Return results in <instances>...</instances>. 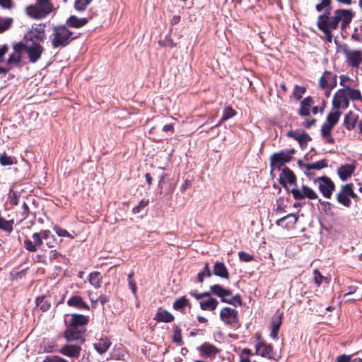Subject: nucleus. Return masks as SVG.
<instances>
[{
	"mask_svg": "<svg viewBox=\"0 0 362 362\" xmlns=\"http://www.w3.org/2000/svg\"><path fill=\"white\" fill-rule=\"evenodd\" d=\"M351 19L352 13L349 10H336L333 16H329V12H325L318 16L317 26L321 31H328L336 30L340 23L341 29H344Z\"/></svg>",
	"mask_w": 362,
	"mask_h": 362,
	"instance_id": "nucleus-1",
	"label": "nucleus"
},
{
	"mask_svg": "<svg viewBox=\"0 0 362 362\" xmlns=\"http://www.w3.org/2000/svg\"><path fill=\"white\" fill-rule=\"evenodd\" d=\"M349 100L362 102V94L358 89H339L332 100L333 109H346L349 105Z\"/></svg>",
	"mask_w": 362,
	"mask_h": 362,
	"instance_id": "nucleus-2",
	"label": "nucleus"
},
{
	"mask_svg": "<svg viewBox=\"0 0 362 362\" xmlns=\"http://www.w3.org/2000/svg\"><path fill=\"white\" fill-rule=\"evenodd\" d=\"M51 0H37L34 5L25 8L26 14L35 19H42L54 11Z\"/></svg>",
	"mask_w": 362,
	"mask_h": 362,
	"instance_id": "nucleus-3",
	"label": "nucleus"
},
{
	"mask_svg": "<svg viewBox=\"0 0 362 362\" xmlns=\"http://www.w3.org/2000/svg\"><path fill=\"white\" fill-rule=\"evenodd\" d=\"M73 33L66 26H57L53 28L52 34V45L54 48L64 47L74 39Z\"/></svg>",
	"mask_w": 362,
	"mask_h": 362,
	"instance_id": "nucleus-4",
	"label": "nucleus"
},
{
	"mask_svg": "<svg viewBox=\"0 0 362 362\" xmlns=\"http://www.w3.org/2000/svg\"><path fill=\"white\" fill-rule=\"evenodd\" d=\"M341 52L345 58L346 64L352 68H358L362 63V51L351 49L344 45L341 47Z\"/></svg>",
	"mask_w": 362,
	"mask_h": 362,
	"instance_id": "nucleus-5",
	"label": "nucleus"
},
{
	"mask_svg": "<svg viewBox=\"0 0 362 362\" xmlns=\"http://www.w3.org/2000/svg\"><path fill=\"white\" fill-rule=\"evenodd\" d=\"M211 293L215 296H217L221 298V300L223 303L235 305L238 303L240 305V299L238 296H233L232 291L229 289L224 288L223 286L218 284L213 285L210 287Z\"/></svg>",
	"mask_w": 362,
	"mask_h": 362,
	"instance_id": "nucleus-6",
	"label": "nucleus"
},
{
	"mask_svg": "<svg viewBox=\"0 0 362 362\" xmlns=\"http://www.w3.org/2000/svg\"><path fill=\"white\" fill-rule=\"evenodd\" d=\"M296 153L294 148L290 150L281 151L274 153L271 156V165L273 169L277 168L280 170L281 167L285 163L291 161L293 155Z\"/></svg>",
	"mask_w": 362,
	"mask_h": 362,
	"instance_id": "nucleus-7",
	"label": "nucleus"
},
{
	"mask_svg": "<svg viewBox=\"0 0 362 362\" xmlns=\"http://www.w3.org/2000/svg\"><path fill=\"white\" fill-rule=\"evenodd\" d=\"M336 74L329 71H325L320 78V86L325 90V95L328 98L331 90L337 86Z\"/></svg>",
	"mask_w": 362,
	"mask_h": 362,
	"instance_id": "nucleus-8",
	"label": "nucleus"
},
{
	"mask_svg": "<svg viewBox=\"0 0 362 362\" xmlns=\"http://www.w3.org/2000/svg\"><path fill=\"white\" fill-rule=\"evenodd\" d=\"M23 52H26L30 62L35 63L40 57L43 52V47L38 42L23 43Z\"/></svg>",
	"mask_w": 362,
	"mask_h": 362,
	"instance_id": "nucleus-9",
	"label": "nucleus"
},
{
	"mask_svg": "<svg viewBox=\"0 0 362 362\" xmlns=\"http://www.w3.org/2000/svg\"><path fill=\"white\" fill-rule=\"evenodd\" d=\"M46 38L45 30L41 25L33 27L25 35V43H36L41 45Z\"/></svg>",
	"mask_w": 362,
	"mask_h": 362,
	"instance_id": "nucleus-10",
	"label": "nucleus"
},
{
	"mask_svg": "<svg viewBox=\"0 0 362 362\" xmlns=\"http://www.w3.org/2000/svg\"><path fill=\"white\" fill-rule=\"evenodd\" d=\"M23 43H16L13 46V52L9 55L6 62V66L11 70L14 66H18L23 54Z\"/></svg>",
	"mask_w": 362,
	"mask_h": 362,
	"instance_id": "nucleus-11",
	"label": "nucleus"
},
{
	"mask_svg": "<svg viewBox=\"0 0 362 362\" xmlns=\"http://www.w3.org/2000/svg\"><path fill=\"white\" fill-rule=\"evenodd\" d=\"M292 194L296 199H317L318 195L315 191L306 185H302L300 188L291 189Z\"/></svg>",
	"mask_w": 362,
	"mask_h": 362,
	"instance_id": "nucleus-12",
	"label": "nucleus"
},
{
	"mask_svg": "<svg viewBox=\"0 0 362 362\" xmlns=\"http://www.w3.org/2000/svg\"><path fill=\"white\" fill-rule=\"evenodd\" d=\"M315 182H318V188L323 196L326 198H330L335 188L334 182L326 176L320 177Z\"/></svg>",
	"mask_w": 362,
	"mask_h": 362,
	"instance_id": "nucleus-13",
	"label": "nucleus"
},
{
	"mask_svg": "<svg viewBox=\"0 0 362 362\" xmlns=\"http://www.w3.org/2000/svg\"><path fill=\"white\" fill-rule=\"evenodd\" d=\"M221 320L226 325H234L238 322V311L230 307H224L220 313Z\"/></svg>",
	"mask_w": 362,
	"mask_h": 362,
	"instance_id": "nucleus-14",
	"label": "nucleus"
},
{
	"mask_svg": "<svg viewBox=\"0 0 362 362\" xmlns=\"http://www.w3.org/2000/svg\"><path fill=\"white\" fill-rule=\"evenodd\" d=\"M42 239L40 233L32 235V240L26 238L24 240V247L29 252H35L42 245Z\"/></svg>",
	"mask_w": 362,
	"mask_h": 362,
	"instance_id": "nucleus-15",
	"label": "nucleus"
},
{
	"mask_svg": "<svg viewBox=\"0 0 362 362\" xmlns=\"http://www.w3.org/2000/svg\"><path fill=\"white\" fill-rule=\"evenodd\" d=\"M86 332L84 327H78L75 326H69L64 332V337L68 341L79 340L82 338L83 334Z\"/></svg>",
	"mask_w": 362,
	"mask_h": 362,
	"instance_id": "nucleus-16",
	"label": "nucleus"
},
{
	"mask_svg": "<svg viewBox=\"0 0 362 362\" xmlns=\"http://www.w3.org/2000/svg\"><path fill=\"white\" fill-rule=\"evenodd\" d=\"M282 317L283 313L279 310L272 317L270 336L274 339L277 338V334L282 323Z\"/></svg>",
	"mask_w": 362,
	"mask_h": 362,
	"instance_id": "nucleus-17",
	"label": "nucleus"
},
{
	"mask_svg": "<svg viewBox=\"0 0 362 362\" xmlns=\"http://www.w3.org/2000/svg\"><path fill=\"white\" fill-rule=\"evenodd\" d=\"M356 169L354 163L341 165L337 170V174L342 181L351 177Z\"/></svg>",
	"mask_w": 362,
	"mask_h": 362,
	"instance_id": "nucleus-18",
	"label": "nucleus"
},
{
	"mask_svg": "<svg viewBox=\"0 0 362 362\" xmlns=\"http://www.w3.org/2000/svg\"><path fill=\"white\" fill-rule=\"evenodd\" d=\"M337 200L339 203L347 208L351 206V202L349 199V184L343 185L341 187L339 192L337 194Z\"/></svg>",
	"mask_w": 362,
	"mask_h": 362,
	"instance_id": "nucleus-19",
	"label": "nucleus"
},
{
	"mask_svg": "<svg viewBox=\"0 0 362 362\" xmlns=\"http://www.w3.org/2000/svg\"><path fill=\"white\" fill-rule=\"evenodd\" d=\"M303 168L305 169V174L310 179L312 178L313 174L310 173L312 170H321L327 166L326 161L325 160H320L317 162L313 163H305L303 165Z\"/></svg>",
	"mask_w": 362,
	"mask_h": 362,
	"instance_id": "nucleus-20",
	"label": "nucleus"
},
{
	"mask_svg": "<svg viewBox=\"0 0 362 362\" xmlns=\"http://www.w3.org/2000/svg\"><path fill=\"white\" fill-rule=\"evenodd\" d=\"M256 353L257 354L262 356L271 358L272 354V347L271 345L267 344L264 341H259L256 346Z\"/></svg>",
	"mask_w": 362,
	"mask_h": 362,
	"instance_id": "nucleus-21",
	"label": "nucleus"
},
{
	"mask_svg": "<svg viewBox=\"0 0 362 362\" xmlns=\"http://www.w3.org/2000/svg\"><path fill=\"white\" fill-rule=\"evenodd\" d=\"M81 351L79 346L66 344L61 348L59 352L69 357H78Z\"/></svg>",
	"mask_w": 362,
	"mask_h": 362,
	"instance_id": "nucleus-22",
	"label": "nucleus"
},
{
	"mask_svg": "<svg viewBox=\"0 0 362 362\" xmlns=\"http://www.w3.org/2000/svg\"><path fill=\"white\" fill-rule=\"evenodd\" d=\"M199 350L202 356L209 358L214 357L218 353V348L209 343H204Z\"/></svg>",
	"mask_w": 362,
	"mask_h": 362,
	"instance_id": "nucleus-23",
	"label": "nucleus"
},
{
	"mask_svg": "<svg viewBox=\"0 0 362 362\" xmlns=\"http://www.w3.org/2000/svg\"><path fill=\"white\" fill-rule=\"evenodd\" d=\"M154 320L158 322L169 323L174 320V316L168 310L160 308L157 310Z\"/></svg>",
	"mask_w": 362,
	"mask_h": 362,
	"instance_id": "nucleus-24",
	"label": "nucleus"
},
{
	"mask_svg": "<svg viewBox=\"0 0 362 362\" xmlns=\"http://www.w3.org/2000/svg\"><path fill=\"white\" fill-rule=\"evenodd\" d=\"M280 180L283 185L287 183L292 185L296 183V177L292 170L288 168H284L281 173Z\"/></svg>",
	"mask_w": 362,
	"mask_h": 362,
	"instance_id": "nucleus-25",
	"label": "nucleus"
},
{
	"mask_svg": "<svg viewBox=\"0 0 362 362\" xmlns=\"http://www.w3.org/2000/svg\"><path fill=\"white\" fill-rule=\"evenodd\" d=\"M298 217L293 214H289L287 216L279 219L276 221V225L279 226H285L286 228L293 227L297 222Z\"/></svg>",
	"mask_w": 362,
	"mask_h": 362,
	"instance_id": "nucleus-26",
	"label": "nucleus"
},
{
	"mask_svg": "<svg viewBox=\"0 0 362 362\" xmlns=\"http://www.w3.org/2000/svg\"><path fill=\"white\" fill-rule=\"evenodd\" d=\"M213 273L214 275L225 279H229V273L226 265L221 262H216L214 265Z\"/></svg>",
	"mask_w": 362,
	"mask_h": 362,
	"instance_id": "nucleus-27",
	"label": "nucleus"
},
{
	"mask_svg": "<svg viewBox=\"0 0 362 362\" xmlns=\"http://www.w3.org/2000/svg\"><path fill=\"white\" fill-rule=\"evenodd\" d=\"M88 322V317L81 314H72L69 324L71 326L84 327Z\"/></svg>",
	"mask_w": 362,
	"mask_h": 362,
	"instance_id": "nucleus-28",
	"label": "nucleus"
},
{
	"mask_svg": "<svg viewBox=\"0 0 362 362\" xmlns=\"http://www.w3.org/2000/svg\"><path fill=\"white\" fill-rule=\"evenodd\" d=\"M67 305L78 309H83L88 310L89 306L87 305L79 296H74L67 300Z\"/></svg>",
	"mask_w": 362,
	"mask_h": 362,
	"instance_id": "nucleus-29",
	"label": "nucleus"
},
{
	"mask_svg": "<svg viewBox=\"0 0 362 362\" xmlns=\"http://www.w3.org/2000/svg\"><path fill=\"white\" fill-rule=\"evenodd\" d=\"M358 115L353 112H349L345 115L344 124L348 130H352L356 127L358 121Z\"/></svg>",
	"mask_w": 362,
	"mask_h": 362,
	"instance_id": "nucleus-30",
	"label": "nucleus"
},
{
	"mask_svg": "<svg viewBox=\"0 0 362 362\" xmlns=\"http://www.w3.org/2000/svg\"><path fill=\"white\" fill-rule=\"evenodd\" d=\"M111 345L110 341L107 338L100 339L99 341L93 344V347L100 354L105 353Z\"/></svg>",
	"mask_w": 362,
	"mask_h": 362,
	"instance_id": "nucleus-31",
	"label": "nucleus"
},
{
	"mask_svg": "<svg viewBox=\"0 0 362 362\" xmlns=\"http://www.w3.org/2000/svg\"><path fill=\"white\" fill-rule=\"evenodd\" d=\"M200 308L203 310L214 311L216 309L218 301L214 298H209L206 300L200 301Z\"/></svg>",
	"mask_w": 362,
	"mask_h": 362,
	"instance_id": "nucleus-32",
	"label": "nucleus"
},
{
	"mask_svg": "<svg viewBox=\"0 0 362 362\" xmlns=\"http://www.w3.org/2000/svg\"><path fill=\"white\" fill-rule=\"evenodd\" d=\"M314 103L313 100L310 97L304 98L300 103L299 114L302 116H308L310 115V109Z\"/></svg>",
	"mask_w": 362,
	"mask_h": 362,
	"instance_id": "nucleus-33",
	"label": "nucleus"
},
{
	"mask_svg": "<svg viewBox=\"0 0 362 362\" xmlns=\"http://www.w3.org/2000/svg\"><path fill=\"white\" fill-rule=\"evenodd\" d=\"M334 127L329 126L327 124H324L321 128V134L324 139L329 143L333 144L334 142V139L332 136L331 132Z\"/></svg>",
	"mask_w": 362,
	"mask_h": 362,
	"instance_id": "nucleus-34",
	"label": "nucleus"
},
{
	"mask_svg": "<svg viewBox=\"0 0 362 362\" xmlns=\"http://www.w3.org/2000/svg\"><path fill=\"white\" fill-rule=\"evenodd\" d=\"M67 23L69 25L78 28L85 25L88 23V19L86 18H78L75 16H71Z\"/></svg>",
	"mask_w": 362,
	"mask_h": 362,
	"instance_id": "nucleus-35",
	"label": "nucleus"
},
{
	"mask_svg": "<svg viewBox=\"0 0 362 362\" xmlns=\"http://www.w3.org/2000/svg\"><path fill=\"white\" fill-rule=\"evenodd\" d=\"M340 115L341 112L339 110L333 109V111L327 115V122L325 124L334 127V125L338 122Z\"/></svg>",
	"mask_w": 362,
	"mask_h": 362,
	"instance_id": "nucleus-36",
	"label": "nucleus"
},
{
	"mask_svg": "<svg viewBox=\"0 0 362 362\" xmlns=\"http://www.w3.org/2000/svg\"><path fill=\"white\" fill-rule=\"evenodd\" d=\"M287 135L290 137L294 138L300 143V145L306 143L309 139V136L307 134L304 132H298L296 131H290L288 132Z\"/></svg>",
	"mask_w": 362,
	"mask_h": 362,
	"instance_id": "nucleus-37",
	"label": "nucleus"
},
{
	"mask_svg": "<svg viewBox=\"0 0 362 362\" xmlns=\"http://www.w3.org/2000/svg\"><path fill=\"white\" fill-rule=\"evenodd\" d=\"M101 276L98 272H92L89 274V282L95 288H99L101 286Z\"/></svg>",
	"mask_w": 362,
	"mask_h": 362,
	"instance_id": "nucleus-38",
	"label": "nucleus"
},
{
	"mask_svg": "<svg viewBox=\"0 0 362 362\" xmlns=\"http://www.w3.org/2000/svg\"><path fill=\"white\" fill-rule=\"evenodd\" d=\"M313 275L314 281L317 287H319L323 283L329 284L328 279L323 276L317 269L314 270Z\"/></svg>",
	"mask_w": 362,
	"mask_h": 362,
	"instance_id": "nucleus-39",
	"label": "nucleus"
},
{
	"mask_svg": "<svg viewBox=\"0 0 362 362\" xmlns=\"http://www.w3.org/2000/svg\"><path fill=\"white\" fill-rule=\"evenodd\" d=\"M93 0H76L74 8L78 11H83Z\"/></svg>",
	"mask_w": 362,
	"mask_h": 362,
	"instance_id": "nucleus-40",
	"label": "nucleus"
},
{
	"mask_svg": "<svg viewBox=\"0 0 362 362\" xmlns=\"http://www.w3.org/2000/svg\"><path fill=\"white\" fill-rule=\"evenodd\" d=\"M13 221H6L3 218H0V228L11 233L13 230Z\"/></svg>",
	"mask_w": 362,
	"mask_h": 362,
	"instance_id": "nucleus-41",
	"label": "nucleus"
},
{
	"mask_svg": "<svg viewBox=\"0 0 362 362\" xmlns=\"http://www.w3.org/2000/svg\"><path fill=\"white\" fill-rule=\"evenodd\" d=\"M188 302L189 300L185 296H182L174 302L173 308L175 310H182L187 305Z\"/></svg>",
	"mask_w": 362,
	"mask_h": 362,
	"instance_id": "nucleus-42",
	"label": "nucleus"
},
{
	"mask_svg": "<svg viewBox=\"0 0 362 362\" xmlns=\"http://www.w3.org/2000/svg\"><path fill=\"white\" fill-rule=\"evenodd\" d=\"M13 23L11 18H6L0 19V33L8 30Z\"/></svg>",
	"mask_w": 362,
	"mask_h": 362,
	"instance_id": "nucleus-43",
	"label": "nucleus"
},
{
	"mask_svg": "<svg viewBox=\"0 0 362 362\" xmlns=\"http://www.w3.org/2000/svg\"><path fill=\"white\" fill-rule=\"evenodd\" d=\"M339 84L343 87L341 89L352 88L351 87L352 80L349 76L346 75H341L339 76Z\"/></svg>",
	"mask_w": 362,
	"mask_h": 362,
	"instance_id": "nucleus-44",
	"label": "nucleus"
},
{
	"mask_svg": "<svg viewBox=\"0 0 362 362\" xmlns=\"http://www.w3.org/2000/svg\"><path fill=\"white\" fill-rule=\"evenodd\" d=\"M54 230L57 233V235L59 237H65V238H69L71 239H74V236L72 235L70 233H69L66 230L60 228L59 226H54Z\"/></svg>",
	"mask_w": 362,
	"mask_h": 362,
	"instance_id": "nucleus-45",
	"label": "nucleus"
},
{
	"mask_svg": "<svg viewBox=\"0 0 362 362\" xmlns=\"http://www.w3.org/2000/svg\"><path fill=\"white\" fill-rule=\"evenodd\" d=\"M235 115L236 112L231 107H227L223 111L222 120H228L234 117Z\"/></svg>",
	"mask_w": 362,
	"mask_h": 362,
	"instance_id": "nucleus-46",
	"label": "nucleus"
},
{
	"mask_svg": "<svg viewBox=\"0 0 362 362\" xmlns=\"http://www.w3.org/2000/svg\"><path fill=\"white\" fill-rule=\"evenodd\" d=\"M0 163L4 165H11L13 163V158L6 154H2L0 156Z\"/></svg>",
	"mask_w": 362,
	"mask_h": 362,
	"instance_id": "nucleus-47",
	"label": "nucleus"
},
{
	"mask_svg": "<svg viewBox=\"0 0 362 362\" xmlns=\"http://www.w3.org/2000/svg\"><path fill=\"white\" fill-rule=\"evenodd\" d=\"M0 6L4 9L11 10L15 7L12 0H0Z\"/></svg>",
	"mask_w": 362,
	"mask_h": 362,
	"instance_id": "nucleus-48",
	"label": "nucleus"
},
{
	"mask_svg": "<svg viewBox=\"0 0 362 362\" xmlns=\"http://www.w3.org/2000/svg\"><path fill=\"white\" fill-rule=\"evenodd\" d=\"M173 341L179 345L182 344V334L180 330L177 329L174 330Z\"/></svg>",
	"mask_w": 362,
	"mask_h": 362,
	"instance_id": "nucleus-49",
	"label": "nucleus"
},
{
	"mask_svg": "<svg viewBox=\"0 0 362 362\" xmlns=\"http://www.w3.org/2000/svg\"><path fill=\"white\" fill-rule=\"evenodd\" d=\"M238 256L241 261L246 262H250L253 259L252 255H251L247 252H240L238 253Z\"/></svg>",
	"mask_w": 362,
	"mask_h": 362,
	"instance_id": "nucleus-50",
	"label": "nucleus"
},
{
	"mask_svg": "<svg viewBox=\"0 0 362 362\" xmlns=\"http://www.w3.org/2000/svg\"><path fill=\"white\" fill-rule=\"evenodd\" d=\"M148 204V200L142 199L139 204L133 209V211L135 214L139 213L141 209Z\"/></svg>",
	"mask_w": 362,
	"mask_h": 362,
	"instance_id": "nucleus-51",
	"label": "nucleus"
},
{
	"mask_svg": "<svg viewBox=\"0 0 362 362\" xmlns=\"http://www.w3.org/2000/svg\"><path fill=\"white\" fill-rule=\"evenodd\" d=\"M43 300H44V298L43 297H42V298L38 297L36 299L37 305V306H40V308L42 310H47L49 308L50 305L47 304L46 302L44 303Z\"/></svg>",
	"mask_w": 362,
	"mask_h": 362,
	"instance_id": "nucleus-52",
	"label": "nucleus"
},
{
	"mask_svg": "<svg viewBox=\"0 0 362 362\" xmlns=\"http://www.w3.org/2000/svg\"><path fill=\"white\" fill-rule=\"evenodd\" d=\"M43 362H68L67 360L59 357L58 356H54L51 357H47L44 359Z\"/></svg>",
	"mask_w": 362,
	"mask_h": 362,
	"instance_id": "nucleus-53",
	"label": "nucleus"
},
{
	"mask_svg": "<svg viewBox=\"0 0 362 362\" xmlns=\"http://www.w3.org/2000/svg\"><path fill=\"white\" fill-rule=\"evenodd\" d=\"M330 0H321V2L316 5V10L321 11L323 8H327L329 6Z\"/></svg>",
	"mask_w": 362,
	"mask_h": 362,
	"instance_id": "nucleus-54",
	"label": "nucleus"
},
{
	"mask_svg": "<svg viewBox=\"0 0 362 362\" xmlns=\"http://www.w3.org/2000/svg\"><path fill=\"white\" fill-rule=\"evenodd\" d=\"M348 289H349V291L344 294V297H349L351 294L356 293L358 288L354 285H351V286H349Z\"/></svg>",
	"mask_w": 362,
	"mask_h": 362,
	"instance_id": "nucleus-55",
	"label": "nucleus"
},
{
	"mask_svg": "<svg viewBox=\"0 0 362 362\" xmlns=\"http://www.w3.org/2000/svg\"><path fill=\"white\" fill-rule=\"evenodd\" d=\"M351 361V356H347L345 354L339 356L337 357V362H350Z\"/></svg>",
	"mask_w": 362,
	"mask_h": 362,
	"instance_id": "nucleus-56",
	"label": "nucleus"
},
{
	"mask_svg": "<svg viewBox=\"0 0 362 362\" xmlns=\"http://www.w3.org/2000/svg\"><path fill=\"white\" fill-rule=\"evenodd\" d=\"M8 47L6 45H2L0 47V61H3V57L4 54L8 52Z\"/></svg>",
	"mask_w": 362,
	"mask_h": 362,
	"instance_id": "nucleus-57",
	"label": "nucleus"
},
{
	"mask_svg": "<svg viewBox=\"0 0 362 362\" xmlns=\"http://www.w3.org/2000/svg\"><path fill=\"white\" fill-rule=\"evenodd\" d=\"M322 32L325 34V40L329 42H331L332 40V30L322 31Z\"/></svg>",
	"mask_w": 362,
	"mask_h": 362,
	"instance_id": "nucleus-58",
	"label": "nucleus"
},
{
	"mask_svg": "<svg viewBox=\"0 0 362 362\" xmlns=\"http://www.w3.org/2000/svg\"><path fill=\"white\" fill-rule=\"evenodd\" d=\"M353 187H354V185L352 183L349 184V197H352L354 199H357L358 197H357L356 194L354 192Z\"/></svg>",
	"mask_w": 362,
	"mask_h": 362,
	"instance_id": "nucleus-59",
	"label": "nucleus"
},
{
	"mask_svg": "<svg viewBox=\"0 0 362 362\" xmlns=\"http://www.w3.org/2000/svg\"><path fill=\"white\" fill-rule=\"evenodd\" d=\"M90 300L92 302H96V301L99 300L101 303V304L103 305L106 302H107L109 299H108L107 296L102 295V296H99V298L98 299H96L95 300H93V299H92V298H90Z\"/></svg>",
	"mask_w": 362,
	"mask_h": 362,
	"instance_id": "nucleus-60",
	"label": "nucleus"
},
{
	"mask_svg": "<svg viewBox=\"0 0 362 362\" xmlns=\"http://www.w3.org/2000/svg\"><path fill=\"white\" fill-rule=\"evenodd\" d=\"M129 284V286L130 288V289L132 290V293H134V296L136 295V283L133 281H129V282H128Z\"/></svg>",
	"mask_w": 362,
	"mask_h": 362,
	"instance_id": "nucleus-61",
	"label": "nucleus"
},
{
	"mask_svg": "<svg viewBox=\"0 0 362 362\" xmlns=\"http://www.w3.org/2000/svg\"><path fill=\"white\" fill-rule=\"evenodd\" d=\"M346 301H354L357 300H360L362 298V293H358L356 295L355 298H351L350 296L349 297H344Z\"/></svg>",
	"mask_w": 362,
	"mask_h": 362,
	"instance_id": "nucleus-62",
	"label": "nucleus"
},
{
	"mask_svg": "<svg viewBox=\"0 0 362 362\" xmlns=\"http://www.w3.org/2000/svg\"><path fill=\"white\" fill-rule=\"evenodd\" d=\"M323 108H324V104H323V105H322V107H317V106L313 107L312 108V112H313L314 115L317 114L319 112L322 113V112H323Z\"/></svg>",
	"mask_w": 362,
	"mask_h": 362,
	"instance_id": "nucleus-63",
	"label": "nucleus"
},
{
	"mask_svg": "<svg viewBox=\"0 0 362 362\" xmlns=\"http://www.w3.org/2000/svg\"><path fill=\"white\" fill-rule=\"evenodd\" d=\"M316 120L315 119H312L310 120H306L303 125L307 127V128H309L312 125H313L315 123Z\"/></svg>",
	"mask_w": 362,
	"mask_h": 362,
	"instance_id": "nucleus-64",
	"label": "nucleus"
}]
</instances>
